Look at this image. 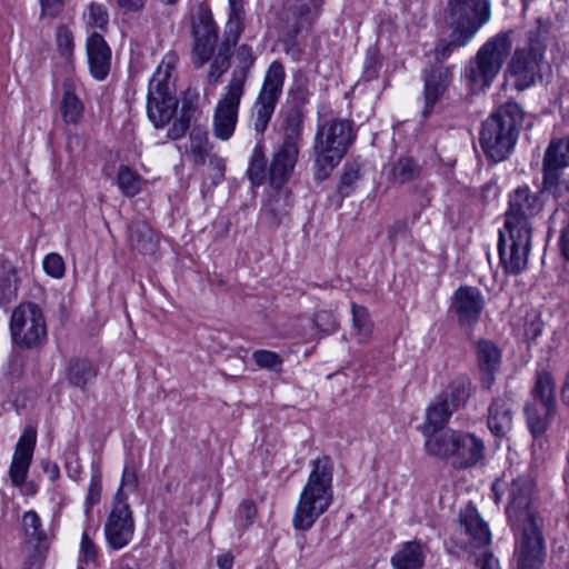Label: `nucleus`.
Returning a JSON list of instances; mask_svg holds the SVG:
<instances>
[{"instance_id": "aec40b11", "label": "nucleus", "mask_w": 569, "mask_h": 569, "mask_svg": "<svg viewBox=\"0 0 569 569\" xmlns=\"http://www.w3.org/2000/svg\"><path fill=\"white\" fill-rule=\"evenodd\" d=\"M78 88L79 81L71 77L62 83L59 110L63 122L69 126H78L84 118V103L77 93Z\"/></svg>"}, {"instance_id": "4468645a", "label": "nucleus", "mask_w": 569, "mask_h": 569, "mask_svg": "<svg viewBox=\"0 0 569 569\" xmlns=\"http://www.w3.org/2000/svg\"><path fill=\"white\" fill-rule=\"evenodd\" d=\"M107 545L113 550L128 546L134 535V520L127 501L114 499L111 511L104 523Z\"/></svg>"}, {"instance_id": "5701e85b", "label": "nucleus", "mask_w": 569, "mask_h": 569, "mask_svg": "<svg viewBox=\"0 0 569 569\" xmlns=\"http://www.w3.org/2000/svg\"><path fill=\"white\" fill-rule=\"evenodd\" d=\"M458 408V403L449 401L448 396H439L426 409L425 422L419 427L422 435H429L432 431L443 429L446 423L449 421L453 411Z\"/></svg>"}, {"instance_id": "c9c22d12", "label": "nucleus", "mask_w": 569, "mask_h": 569, "mask_svg": "<svg viewBox=\"0 0 569 569\" xmlns=\"http://www.w3.org/2000/svg\"><path fill=\"white\" fill-rule=\"evenodd\" d=\"M192 32L194 39L217 40V26L212 20L211 12L200 9L192 20Z\"/></svg>"}, {"instance_id": "8fccbe9b", "label": "nucleus", "mask_w": 569, "mask_h": 569, "mask_svg": "<svg viewBox=\"0 0 569 569\" xmlns=\"http://www.w3.org/2000/svg\"><path fill=\"white\" fill-rule=\"evenodd\" d=\"M360 179L359 169L350 166L347 167L341 176L338 191L342 197H348L355 190V186Z\"/></svg>"}, {"instance_id": "c756f323", "label": "nucleus", "mask_w": 569, "mask_h": 569, "mask_svg": "<svg viewBox=\"0 0 569 569\" xmlns=\"http://www.w3.org/2000/svg\"><path fill=\"white\" fill-rule=\"evenodd\" d=\"M542 167L565 169L569 167V136L550 141Z\"/></svg>"}, {"instance_id": "bb28decb", "label": "nucleus", "mask_w": 569, "mask_h": 569, "mask_svg": "<svg viewBox=\"0 0 569 569\" xmlns=\"http://www.w3.org/2000/svg\"><path fill=\"white\" fill-rule=\"evenodd\" d=\"M543 170V190L569 210V174L563 169L546 168Z\"/></svg>"}, {"instance_id": "6e6552de", "label": "nucleus", "mask_w": 569, "mask_h": 569, "mask_svg": "<svg viewBox=\"0 0 569 569\" xmlns=\"http://www.w3.org/2000/svg\"><path fill=\"white\" fill-rule=\"evenodd\" d=\"M537 24V31L529 34L528 44L515 50L507 68V77L518 91L530 88L540 74L551 23L548 19L540 18Z\"/></svg>"}, {"instance_id": "774afa93", "label": "nucleus", "mask_w": 569, "mask_h": 569, "mask_svg": "<svg viewBox=\"0 0 569 569\" xmlns=\"http://www.w3.org/2000/svg\"><path fill=\"white\" fill-rule=\"evenodd\" d=\"M296 335H297V336H302V337H305V336H307V335H308V332H307L305 329H301V330H298V331L296 332Z\"/></svg>"}, {"instance_id": "e433bc0d", "label": "nucleus", "mask_w": 569, "mask_h": 569, "mask_svg": "<svg viewBox=\"0 0 569 569\" xmlns=\"http://www.w3.org/2000/svg\"><path fill=\"white\" fill-rule=\"evenodd\" d=\"M274 193L270 196L264 204V209L269 211L276 219L287 213L291 208V193L287 188H273Z\"/></svg>"}, {"instance_id": "473e14b6", "label": "nucleus", "mask_w": 569, "mask_h": 569, "mask_svg": "<svg viewBox=\"0 0 569 569\" xmlns=\"http://www.w3.org/2000/svg\"><path fill=\"white\" fill-rule=\"evenodd\" d=\"M236 58L238 66L233 70L229 83L240 82L241 90H244L250 69L253 67L257 57L250 46L241 44L236 52Z\"/></svg>"}, {"instance_id": "2f4dec72", "label": "nucleus", "mask_w": 569, "mask_h": 569, "mask_svg": "<svg viewBox=\"0 0 569 569\" xmlns=\"http://www.w3.org/2000/svg\"><path fill=\"white\" fill-rule=\"evenodd\" d=\"M352 332L359 343L367 342L373 332V322L363 306L351 303Z\"/></svg>"}, {"instance_id": "c03bdc74", "label": "nucleus", "mask_w": 569, "mask_h": 569, "mask_svg": "<svg viewBox=\"0 0 569 569\" xmlns=\"http://www.w3.org/2000/svg\"><path fill=\"white\" fill-rule=\"evenodd\" d=\"M138 487V477L137 472L133 467L126 465L122 470V477L120 487L118 489V492L114 497V499L120 498L122 501H127V495L128 492H133Z\"/></svg>"}, {"instance_id": "052dcab7", "label": "nucleus", "mask_w": 569, "mask_h": 569, "mask_svg": "<svg viewBox=\"0 0 569 569\" xmlns=\"http://www.w3.org/2000/svg\"><path fill=\"white\" fill-rule=\"evenodd\" d=\"M43 472L47 475L50 481H56L60 477V469L53 461H42Z\"/></svg>"}, {"instance_id": "b1692460", "label": "nucleus", "mask_w": 569, "mask_h": 569, "mask_svg": "<svg viewBox=\"0 0 569 569\" xmlns=\"http://www.w3.org/2000/svg\"><path fill=\"white\" fill-rule=\"evenodd\" d=\"M460 520L475 547H486L491 542L492 536L488 523L475 507L467 506L461 512Z\"/></svg>"}, {"instance_id": "5fc2aeb1", "label": "nucleus", "mask_w": 569, "mask_h": 569, "mask_svg": "<svg viewBox=\"0 0 569 569\" xmlns=\"http://www.w3.org/2000/svg\"><path fill=\"white\" fill-rule=\"evenodd\" d=\"M252 358L259 367L267 369H274L282 363L280 356L269 350L254 351Z\"/></svg>"}, {"instance_id": "864d4df0", "label": "nucleus", "mask_w": 569, "mask_h": 569, "mask_svg": "<svg viewBox=\"0 0 569 569\" xmlns=\"http://www.w3.org/2000/svg\"><path fill=\"white\" fill-rule=\"evenodd\" d=\"M58 50L64 58L69 59L73 53V34L67 27H59L57 30Z\"/></svg>"}, {"instance_id": "4d7b16f0", "label": "nucleus", "mask_w": 569, "mask_h": 569, "mask_svg": "<svg viewBox=\"0 0 569 569\" xmlns=\"http://www.w3.org/2000/svg\"><path fill=\"white\" fill-rule=\"evenodd\" d=\"M189 117L184 112H182L181 116L177 120H174L170 128L168 129V139L178 140L182 138L189 128Z\"/></svg>"}, {"instance_id": "a19ab883", "label": "nucleus", "mask_w": 569, "mask_h": 569, "mask_svg": "<svg viewBox=\"0 0 569 569\" xmlns=\"http://www.w3.org/2000/svg\"><path fill=\"white\" fill-rule=\"evenodd\" d=\"M209 150L207 131L202 129H194L190 134V151L194 157V161L204 163Z\"/></svg>"}, {"instance_id": "f257e3e1", "label": "nucleus", "mask_w": 569, "mask_h": 569, "mask_svg": "<svg viewBox=\"0 0 569 569\" xmlns=\"http://www.w3.org/2000/svg\"><path fill=\"white\" fill-rule=\"evenodd\" d=\"M495 502L507 493L506 515L515 537L513 557L518 569H539L546 557L543 519L535 503V482L528 475L506 470L492 483Z\"/></svg>"}, {"instance_id": "37998d69", "label": "nucleus", "mask_w": 569, "mask_h": 569, "mask_svg": "<svg viewBox=\"0 0 569 569\" xmlns=\"http://www.w3.org/2000/svg\"><path fill=\"white\" fill-rule=\"evenodd\" d=\"M338 327V320L330 310H319L312 318V330L330 335L336 332Z\"/></svg>"}, {"instance_id": "0e129e2a", "label": "nucleus", "mask_w": 569, "mask_h": 569, "mask_svg": "<svg viewBox=\"0 0 569 569\" xmlns=\"http://www.w3.org/2000/svg\"><path fill=\"white\" fill-rule=\"evenodd\" d=\"M219 569H231L233 566V557L230 553L220 555L217 559Z\"/></svg>"}, {"instance_id": "4c0bfd02", "label": "nucleus", "mask_w": 569, "mask_h": 569, "mask_svg": "<svg viewBox=\"0 0 569 569\" xmlns=\"http://www.w3.org/2000/svg\"><path fill=\"white\" fill-rule=\"evenodd\" d=\"M83 22L92 32L104 31L109 23V14L101 4L90 3L83 12Z\"/></svg>"}, {"instance_id": "69168bd1", "label": "nucleus", "mask_w": 569, "mask_h": 569, "mask_svg": "<svg viewBox=\"0 0 569 569\" xmlns=\"http://www.w3.org/2000/svg\"><path fill=\"white\" fill-rule=\"evenodd\" d=\"M481 569H500V568H499L498 561L492 556H489L485 560Z\"/></svg>"}, {"instance_id": "412c9836", "label": "nucleus", "mask_w": 569, "mask_h": 569, "mask_svg": "<svg viewBox=\"0 0 569 569\" xmlns=\"http://www.w3.org/2000/svg\"><path fill=\"white\" fill-rule=\"evenodd\" d=\"M452 80V71L449 68L436 67L425 76L423 98L425 107L422 114L429 116L440 100Z\"/></svg>"}, {"instance_id": "9b49d317", "label": "nucleus", "mask_w": 569, "mask_h": 569, "mask_svg": "<svg viewBox=\"0 0 569 569\" xmlns=\"http://www.w3.org/2000/svg\"><path fill=\"white\" fill-rule=\"evenodd\" d=\"M286 80L283 64L272 61L263 77L262 86L251 107V122L256 132L262 134L274 112L278 100L282 93Z\"/></svg>"}, {"instance_id": "7c9ffc66", "label": "nucleus", "mask_w": 569, "mask_h": 569, "mask_svg": "<svg viewBox=\"0 0 569 569\" xmlns=\"http://www.w3.org/2000/svg\"><path fill=\"white\" fill-rule=\"evenodd\" d=\"M303 121L299 112L295 111L288 114L284 124V140L281 150L289 151L291 154H299Z\"/></svg>"}, {"instance_id": "f704fd0d", "label": "nucleus", "mask_w": 569, "mask_h": 569, "mask_svg": "<svg viewBox=\"0 0 569 569\" xmlns=\"http://www.w3.org/2000/svg\"><path fill=\"white\" fill-rule=\"evenodd\" d=\"M117 186L126 197H134L141 191L142 178L130 167L121 164L117 173Z\"/></svg>"}, {"instance_id": "72a5a7b5", "label": "nucleus", "mask_w": 569, "mask_h": 569, "mask_svg": "<svg viewBox=\"0 0 569 569\" xmlns=\"http://www.w3.org/2000/svg\"><path fill=\"white\" fill-rule=\"evenodd\" d=\"M230 13L226 24V41L234 46L243 29V8L239 0H229Z\"/></svg>"}, {"instance_id": "49530a36", "label": "nucleus", "mask_w": 569, "mask_h": 569, "mask_svg": "<svg viewBox=\"0 0 569 569\" xmlns=\"http://www.w3.org/2000/svg\"><path fill=\"white\" fill-rule=\"evenodd\" d=\"M22 523L23 529L26 533L37 540H42L44 537L43 530H42V523L39 515L33 511L29 510L24 512L22 517Z\"/></svg>"}, {"instance_id": "13d9d810", "label": "nucleus", "mask_w": 569, "mask_h": 569, "mask_svg": "<svg viewBox=\"0 0 569 569\" xmlns=\"http://www.w3.org/2000/svg\"><path fill=\"white\" fill-rule=\"evenodd\" d=\"M469 386L470 382L468 380H461L456 382L451 388L450 399L449 401H453L458 403V407L463 403L469 397Z\"/></svg>"}, {"instance_id": "79ce46f5", "label": "nucleus", "mask_w": 569, "mask_h": 569, "mask_svg": "<svg viewBox=\"0 0 569 569\" xmlns=\"http://www.w3.org/2000/svg\"><path fill=\"white\" fill-rule=\"evenodd\" d=\"M420 173V167L411 158H401L393 168V178L400 183L415 180Z\"/></svg>"}, {"instance_id": "a211bd4d", "label": "nucleus", "mask_w": 569, "mask_h": 569, "mask_svg": "<svg viewBox=\"0 0 569 569\" xmlns=\"http://www.w3.org/2000/svg\"><path fill=\"white\" fill-rule=\"evenodd\" d=\"M90 74L98 81L104 80L111 68V49L103 36L92 32L86 42Z\"/></svg>"}, {"instance_id": "ea45409f", "label": "nucleus", "mask_w": 569, "mask_h": 569, "mask_svg": "<svg viewBox=\"0 0 569 569\" xmlns=\"http://www.w3.org/2000/svg\"><path fill=\"white\" fill-rule=\"evenodd\" d=\"M266 158L261 149L256 147L252 150L249 167L247 170L248 177L253 186H260L266 180Z\"/></svg>"}, {"instance_id": "423d86ee", "label": "nucleus", "mask_w": 569, "mask_h": 569, "mask_svg": "<svg viewBox=\"0 0 569 569\" xmlns=\"http://www.w3.org/2000/svg\"><path fill=\"white\" fill-rule=\"evenodd\" d=\"M511 31L489 38L466 64L462 77L472 91L488 89L499 74L512 49Z\"/></svg>"}, {"instance_id": "f8f14e48", "label": "nucleus", "mask_w": 569, "mask_h": 569, "mask_svg": "<svg viewBox=\"0 0 569 569\" xmlns=\"http://www.w3.org/2000/svg\"><path fill=\"white\" fill-rule=\"evenodd\" d=\"M535 405L525 408L529 429L533 436L542 435L556 411V386L549 372H539L532 389Z\"/></svg>"}, {"instance_id": "680f3d73", "label": "nucleus", "mask_w": 569, "mask_h": 569, "mask_svg": "<svg viewBox=\"0 0 569 569\" xmlns=\"http://www.w3.org/2000/svg\"><path fill=\"white\" fill-rule=\"evenodd\" d=\"M40 1H41L42 11L49 16L57 14L62 4V0H40Z\"/></svg>"}, {"instance_id": "f03ea898", "label": "nucleus", "mask_w": 569, "mask_h": 569, "mask_svg": "<svg viewBox=\"0 0 569 569\" xmlns=\"http://www.w3.org/2000/svg\"><path fill=\"white\" fill-rule=\"evenodd\" d=\"M541 209L540 197L528 186L518 187L509 194V207L498 237L499 260L507 274L517 276L527 269L531 251V219Z\"/></svg>"}, {"instance_id": "393cba45", "label": "nucleus", "mask_w": 569, "mask_h": 569, "mask_svg": "<svg viewBox=\"0 0 569 569\" xmlns=\"http://www.w3.org/2000/svg\"><path fill=\"white\" fill-rule=\"evenodd\" d=\"M457 432L453 429H441L423 435L426 452L435 458L453 460Z\"/></svg>"}, {"instance_id": "39448f33", "label": "nucleus", "mask_w": 569, "mask_h": 569, "mask_svg": "<svg viewBox=\"0 0 569 569\" xmlns=\"http://www.w3.org/2000/svg\"><path fill=\"white\" fill-rule=\"evenodd\" d=\"M522 122L523 111L515 101H507L490 114L480 132V146L488 159L500 162L508 158Z\"/></svg>"}, {"instance_id": "0eeeda50", "label": "nucleus", "mask_w": 569, "mask_h": 569, "mask_svg": "<svg viewBox=\"0 0 569 569\" xmlns=\"http://www.w3.org/2000/svg\"><path fill=\"white\" fill-rule=\"evenodd\" d=\"M356 139L352 122L332 119L318 127L315 139V178L327 179Z\"/></svg>"}, {"instance_id": "1a4fd4ad", "label": "nucleus", "mask_w": 569, "mask_h": 569, "mask_svg": "<svg viewBox=\"0 0 569 569\" xmlns=\"http://www.w3.org/2000/svg\"><path fill=\"white\" fill-rule=\"evenodd\" d=\"M178 60L176 52H167L149 82L147 113L158 129L166 127L177 112L178 100L172 94L171 72Z\"/></svg>"}, {"instance_id": "9d476101", "label": "nucleus", "mask_w": 569, "mask_h": 569, "mask_svg": "<svg viewBox=\"0 0 569 569\" xmlns=\"http://www.w3.org/2000/svg\"><path fill=\"white\" fill-rule=\"evenodd\" d=\"M12 341L20 348L31 349L47 340V321L42 308L31 301L19 303L10 317Z\"/></svg>"}, {"instance_id": "4be33fe9", "label": "nucleus", "mask_w": 569, "mask_h": 569, "mask_svg": "<svg viewBox=\"0 0 569 569\" xmlns=\"http://www.w3.org/2000/svg\"><path fill=\"white\" fill-rule=\"evenodd\" d=\"M477 361L481 372V385L490 389L501 365V350L492 341L481 340L477 345Z\"/></svg>"}, {"instance_id": "6e6d98bb", "label": "nucleus", "mask_w": 569, "mask_h": 569, "mask_svg": "<svg viewBox=\"0 0 569 569\" xmlns=\"http://www.w3.org/2000/svg\"><path fill=\"white\" fill-rule=\"evenodd\" d=\"M140 233L137 240H134V236L131 237L134 248L142 253L152 252L156 247L152 231L144 228Z\"/></svg>"}, {"instance_id": "e2e57ef3", "label": "nucleus", "mask_w": 569, "mask_h": 569, "mask_svg": "<svg viewBox=\"0 0 569 569\" xmlns=\"http://www.w3.org/2000/svg\"><path fill=\"white\" fill-rule=\"evenodd\" d=\"M117 2L122 10L126 12H131L140 10L143 7L146 0H117Z\"/></svg>"}, {"instance_id": "6ab92c4d", "label": "nucleus", "mask_w": 569, "mask_h": 569, "mask_svg": "<svg viewBox=\"0 0 569 569\" xmlns=\"http://www.w3.org/2000/svg\"><path fill=\"white\" fill-rule=\"evenodd\" d=\"M486 446L475 433L458 431L452 465L467 469L476 466L485 457Z\"/></svg>"}, {"instance_id": "dca6fc26", "label": "nucleus", "mask_w": 569, "mask_h": 569, "mask_svg": "<svg viewBox=\"0 0 569 569\" xmlns=\"http://www.w3.org/2000/svg\"><path fill=\"white\" fill-rule=\"evenodd\" d=\"M37 443V431L27 427L20 436L9 467L10 481L14 487H21L28 477Z\"/></svg>"}, {"instance_id": "a878e982", "label": "nucleus", "mask_w": 569, "mask_h": 569, "mask_svg": "<svg viewBox=\"0 0 569 569\" xmlns=\"http://www.w3.org/2000/svg\"><path fill=\"white\" fill-rule=\"evenodd\" d=\"M98 375V368L88 359L72 358L66 367L68 382L80 390H86Z\"/></svg>"}, {"instance_id": "cd10ccee", "label": "nucleus", "mask_w": 569, "mask_h": 569, "mask_svg": "<svg viewBox=\"0 0 569 569\" xmlns=\"http://www.w3.org/2000/svg\"><path fill=\"white\" fill-rule=\"evenodd\" d=\"M423 563L425 546L418 540L405 542L391 557L395 569H421Z\"/></svg>"}, {"instance_id": "7ed1b4c3", "label": "nucleus", "mask_w": 569, "mask_h": 569, "mask_svg": "<svg viewBox=\"0 0 569 569\" xmlns=\"http://www.w3.org/2000/svg\"><path fill=\"white\" fill-rule=\"evenodd\" d=\"M451 29L449 39H440L435 47V58L442 62L458 48L467 46L478 31L489 22V0H447L443 9Z\"/></svg>"}, {"instance_id": "a18cd8bd", "label": "nucleus", "mask_w": 569, "mask_h": 569, "mask_svg": "<svg viewBox=\"0 0 569 569\" xmlns=\"http://www.w3.org/2000/svg\"><path fill=\"white\" fill-rule=\"evenodd\" d=\"M42 267L44 272L54 279H61L66 272L64 260L56 252L48 253L43 258Z\"/></svg>"}, {"instance_id": "09e8293b", "label": "nucleus", "mask_w": 569, "mask_h": 569, "mask_svg": "<svg viewBox=\"0 0 569 569\" xmlns=\"http://www.w3.org/2000/svg\"><path fill=\"white\" fill-rule=\"evenodd\" d=\"M98 556V547L91 539L89 531L83 530L80 542L79 559L86 565L94 563Z\"/></svg>"}, {"instance_id": "c85d7f7f", "label": "nucleus", "mask_w": 569, "mask_h": 569, "mask_svg": "<svg viewBox=\"0 0 569 569\" xmlns=\"http://www.w3.org/2000/svg\"><path fill=\"white\" fill-rule=\"evenodd\" d=\"M298 154L279 149L273 156L269 168V183L271 188L283 187L297 163Z\"/></svg>"}, {"instance_id": "58836bf2", "label": "nucleus", "mask_w": 569, "mask_h": 569, "mask_svg": "<svg viewBox=\"0 0 569 569\" xmlns=\"http://www.w3.org/2000/svg\"><path fill=\"white\" fill-rule=\"evenodd\" d=\"M19 282L18 272L14 268H10L2 273L0 277V305H8L17 297Z\"/></svg>"}, {"instance_id": "603ef678", "label": "nucleus", "mask_w": 569, "mask_h": 569, "mask_svg": "<svg viewBox=\"0 0 569 569\" xmlns=\"http://www.w3.org/2000/svg\"><path fill=\"white\" fill-rule=\"evenodd\" d=\"M257 516V507L251 500H243L237 510V522L242 528L251 526Z\"/></svg>"}, {"instance_id": "ddd939ff", "label": "nucleus", "mask_w": 569, "mask_h": 569, "mask_svg": "<svg viewBox=\"0 0 569 569\" xmlns=\"http://www.w3.org/2000/svg\"><path fill=\"white\" fill-rule=\"evenodd\" d=\"M243 94L240 82L226 86L212 116V133L217 139L228 141L233 136Z\"/></svg>"}, {"instance_id": "20e7f679", "label": "nucleus", "mask_w": 569, "mask_h": 569, "mask_svg": "<svg viewBox=\"0 0 569 569\" xmlns=\"http://www.w3.org/2000/svg\"><path fill=\"white\" fill-rule=\"evenodd\" d=\"M312 469L299 496L292 516L296 530L307 531L331 506L333 501V465L328 456L311 462Z\"/></svg>"}, {"instance_id": "de8ad7c7", "label": "nucleus", "mask_w": 569, "mask_h": 569, "mask_svg": "<svg viewBox=\"0 0 569 569\" xmlns=\"http://www.w3.org/2000/svg\"><path fill=\"white\" fill-rule=\"evenodd\" d=\"M216 42L217 40L194 39L193 61L197 67H201L210 60Z\"/></svg>"}, {"instance_id": "bf43d9fd", "label": "nucleus", "mask_w": 569, "mask_h": 569, "mask_svg": "<svg viewBox=\"0 0 569 569\" xmlns=\"http://www.w3.org/2000/svg\"><path fill=\"white\" fill-rule=\"evenodd\" d=\"M558 244L562 257L569 262V223L562 228Z\"/></svg>"}, {"instance_id": "2eb2a0df", "label": "nucleus", "mask_w": 569, "mask_h": 569, "mask_svg": "<svg viewBox=\"0 0 569 569\" xmlns=\"http://www.w3.org/2000/svg\"><path fill=\"white\" fill-rule=\"evenodd\" d=\"M485 307L481 291L475 287H459L452 296L451 308L457 315L459 325L469 331L478 322Z\"/></svg>"}, {"instance_id": "338daca9", "label": "nucleus", "mask_w": 569, "mask_h": 569, "mask_svg": "<svg viewBox=\"0 0 569 569\" xmlns=\"http://www.w3.org/2000/svg\"><path fill=\"white\" fill-rule=\"evenodd\" d=\"M561 397H562L563 402L569 406V373L563 383V387L561 390Z\"/></svg>"}, {"instance_id": "3c124183", "label": "nucleus", "mask_w": 569, "mask_h": 569, "mask_svg": "<svg viewBox=\"0 0 569 569\" xmlns=\"http://www.w3.org/2000/svg\"><path fill=\"white\" fill-rule=\"evenodd\" d=\"M101 490V476L100 473L94 472L91 476L87 497L84 500V510L87 515L90 512L91 508L100 501Z\"/></svg>"}, {"instance_id": "f3484780", "label": "nucleus", "mask_w": 569, "mask_h": 569, "mask_svg": "<svg viewBox=\"0 0 569 569\" xmlns=\"http://www.w3.org/2000/svg\"><path fill=\"white\" fill-rule=\"evenodd\" d=\"M515 410V402L507 393L491 400L487 409V427L495 437L503 438L510 432Z\"/></svg>"}]
</instances>
